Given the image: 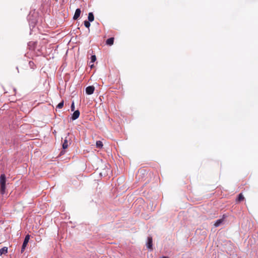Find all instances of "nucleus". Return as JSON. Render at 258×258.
Here are the masks:
<instances>
[{
    "mask_svg": "<svg viewBox=\"0 0 258 258\" xmlns=\"http://www.w3.org/2000/svg\"><path fill=\"white\" fill-rule=\"evenodd\" d=\"M114 42V38L111 37L109 39H108L106 41V43L107 45L111 46L113 44Z\"/></svg>",
    "mask_w": 258,
    "mask_h": 258,
    "instance_id": "0eeeda50",
    "label": "nucleus"
},
{
    "mask_svg": "<svg viewBox=\"0 0 258 258\" xmlns=\"http://www.w3.org/2000/svg\"><path fill=\"white\" fill-rule=\"evenodd\" d=\"M8 252V247H4L0 249V255L3 254H6Z\"/></svg>",
    "mask_w": 258,
    "mask_h": 258,
    "instance_id": "6e6552de",
    "label": "nucleus"
},
{
    "mask_svg": "<svg viewBox=\"0 0 258 258\" xmlns=\"http://www.w3.org/2000/svg\"><path fill=\"white\" fill-rule=\"evenodd\" d=\"M89 65L91 68H92L94 66L93 63H91L90 64H89Z\"/></svg>",
    "mask_w": 258,
    "mask_h": 258,
    "instance_id": "6ab92c4d",
    "label": "nucleus"
},
{
    "mask_svg": "<svg viewBox=\"0 0 258 258\" xmlns=\"http://www.w3.org/2000/svg\"><path fill=\"white\" fill-rule=\"evenodd\" d=\"M84 25L86 27L89 28V27L90 26V21L87 20L85 21Z\"/></svg>",
    "mask_w": 258,
    "mask_h": 258,
    "instance_id": "dca6fc26",
    "label": "nucleus"
},
{
    "mask_svg": "<svg viewBox=\"0 0 258 258\" xmlns=\"http://www.w3.org/2000/svg\"><path fill=\"white\" fill-rule=\"evenodd\" d=\"M244 197L243 195H242V194L240 193V194H239L238 198H237V201L240 202H241L243 200H244Z\"/></svg>",
    "mask_w": 258,
    "mask_h": 258,
    "instance_id": "f8f14e48",
    "label": "nucleus"
},
{
    "mask_svg": "<svg viewBox=\"0 0 258 258\" xmlns=\"http://www.w3.org/2000/svg\"><path fill=\"white\" fill-rule=\"evenodd\" d=\"M6 183V175L4 174H2L0 176V192L2 195H4L5 193Z\"/></svg>",
    "mask_w": 258,
    "mask_h": 258,
    "instance_id": "f257e3e1",
    "label": "nucleus"
},
{
    "mask_svg": "<svg viewBox=\"0 0 258 258\" xmlns=\"http://www.w3.org/2000/svg\"><path fill=\"white\" fill-rule=\"evenodd\" d=\"M69 146L68 140L66 139L62 144V148L64 149H67Z\"/></svg>",
    "mask_w": 258,
    "mask_h": 258,
    "instance_id": "9b49d317",
    "label": "nucleus"
},
{
    "mask_svg": "<svg viewBox=\"0 0 258 258\" xmlns=\"http://www.w3.org/2000/svg\"><path fill=\"white\" fill-rule=\"evenodd\" d=\"M88 18V21L90 22H92L94 21V15H93V13L90 12L89 13Z\"/></svg>",
    "mask_w": 258,
    "mask_h": 258,
    "instance_id": "1a4fd4ad",
    "label": "nucleus"
},
{
    "mask_svg": "<svg viewBox=\"0 0 258 258\" xmlns=\"http://www.w3.org/2000/svg\"><path fill=\"white\" fill-rule=\"evenodd\" d=\"M29 239H30V235L28 234L25 237V239H24V242H23V245H22V246L21 248V253H23L24 251L25 248L27 246V244L29 242Z\"/></svg>",
    "mask_w": 258,
    "mask_h": 258,
    "instance_id": "f03ea898",
    "label": "nucleus"
},
{
    "mask_svg": "<svg viewBox=\"0 0 258 258\" xmlns=\"http://www.w3.org/2000/svg\"><path fill=\"white\" fill-rule=\"evenodd\" d=\"M163 258H168V257L164 256Z\"/></svg>",
    "mask_w": 258,
    "mask_h": 258,
    "instance_id": "aec40b11",
    "label": "nucleus"
},
{
    "mask_svg": "<svg viewBox=\"0 0 258 258\" xmlns=\"http://www.w3.org/2000/svg\"><path fill=\"white\" fill-rule=\"evenodd\" d=\"M63 106V101H62L61 102H60L56 106V108L61 109Z\"/></svg>",
    "mask_w": 258,
    "mask_h": 258,
    "instance_id": "f3484780",
    "label": "nucleus"
},
{
    "mask_svg": "<svg viewBox=\"0 0 258 258\" xmlns=\"http://www.w3.org/2000/svg\"><path fill=\"white\" fill-rule=\"evenodd\" d=\"M223 222V218L220 219L216 221V222L214 224V226L215 227H218Z\"/></svg>",
    "mask_w": 258,
    "mask_h": 258,
    "instance_id": "9d476101",
    "label": "nucleus"
},
{
    "mask_svg": "<svg viewBox=\"0 0 258 258\" xmlns=\"http://www.w3.org/2000/svg\"><path fill=\"white\" fill-rule=\"evenodd\" d=\"M74 108H75L74 103H73L72 105H71L72 110L73 111L74 110Z\"/></svg>",
    "mask_w": 258,
    "mask_h": 258,
    "instance_id": "a211bd4d",
    "label": "nucleus"
},
{
    "mask_svg": "<svg viewBox=\"0 0 258 258\" xmlns=\"http://www.w3.org/2000/svg\"><path fill=\"white\" fill-rule=\"evenodd\" d=\"M79 115H80V111L77 110H76L73 114L72 116V119L73 120H76V119H77L79 117Z\"/></svg>",
    "mask_w": 258,
    "mask_h": 258,
    "instance_id": "423d86ee",
    "label": "nucleus"
},
{
    "mask_svg": "<svg viewBox=\"0 0 258 258\" xmlns=\"http://www.w3.org/2000/svg\"><path fill=\"white\" fill-rule=\"evenodd\" d=\"M96 60V57L95 55H92L91 57V61L89 62V64L91 63H94Z\"/></svg>",
    "mask_w": 258,
    "mask_h": 258,
    "instance_id": "2eb2a0df",
    "label": "nucleus"
},
{
    "mask_svg": "<svg viewBox=\"0 0 258 258\" xmlns=\"http://www.w3.org/2000/svg\"><path fill=\"white\" fill-rule=\"evenodd\" d=\"M29 65L30 66V67L33 69V70H34L35 69H36V66L35 64H34V62L32 61H30L29 62Z\"/></svg>",
    "mask_w": 258,
    "mask_h": 258,
    "instance_id": "4468645a",
    "label": "nucleus"
},
{
    "mask_svg": "<svg viewBox=\"0 0 258 258\" xmlns=\"http://www.w3.org/2000/svg\"><path fill=\"white\" fill-rule=\"evenodd\" d=\"M96 145L97 148H101L103 147V143L100 141H97L96 143Z\"/></svg>",
    "mask_w": 258,
    "mask_h": 258,
    "instance_id": "ddd939ff",
    "label": "nucleus"
},
{
    "mask_svg": "<svg viewBox=\"0 0 258 258\" xmlns=\"http://www.w3.org/2000/svg\"><path fill=\"white\" fill-rule=\"evenodd\" d=\"M81 13V10L80 9H77L76 10V12H75V15L74 16L73 19L74 20H77L79 18V17L80 16Z\"/></svg>",
    "mask_w": 258,
    "mask_h": 258,
    "instance_id": "39448f33",
    "label": "nucleus"
},
{
    "mask_svg": "<svg viewBox=\"0 0 258 258\" xmlns=\"http://www.w3.org/2000/svg\"><path fill=\"white\" fill-rule=\"evenodd\" d=\"M95 88L93 86H90L86 88V92L88 95H91L93 93Z\"/></svg>",
    "mask_w": 258,
    "mask_h": 258,
    "instance_id": "7ed1b4c3",
    "label": "nucleus"
},
{
    "mask_svg": "<svg viewBox=\"0 0 258 258\" xmlns=\"http://www.w3.org/2000/svg\"><path fill=\"white\" fill-rule=\"evenodd\" d=\"M147 246L148 248L152 249V237H148V242L147 243Z\"/></svg>",
    "mask_w": 258,
    "mask_h": 258,
    "instance_id": "20e7f679",
    "label": "nucleus"
}]
</instances>
